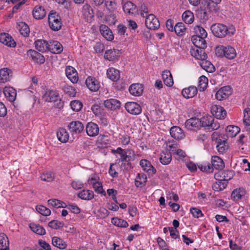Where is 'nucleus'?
I'll return each mask as SVG.
<instances>
[{"label":"nucleus","mask_w":250,"mask_h":250,"mask_svg":"<svg viewBox=\"0 0 250 250\" xmlns=\"http://www.w3.org/2000/svg\"><path fill=\"white\" fill-rule=\"evenodd\" d=\"M211 166L208 163H205L203 165L198 166L199 168L203 172L211 173L213 172V168L221 170L225 167L223 160L217 156L211 157Z\"/></svg>","instance_id":"f257e3e1"},{"label":"nucleus","mask_w":250,"mask_h":250,"mask_svg":"<svg viewBox=\"0 0 250 250\" xmlns=\"http://www.w3.org/2000/svg\"><path fill=\"white\" fill-rule=\"evenodd\" d=\"M213 34L218 38H223L227 35L231 36L234 33V30L228 29L225 25L221 23H215L210 27Z\"/></svg>","instance_id":"f03ea898"},{"label":"nucleus","mask_w":250,"mask_h":250,"mask_svg":"<svg viewBox=\"0 0 250 250\" xmlns=\"http://www.w3.org/2000/svg\"><path fill=\"white\" fill-rule=\"evenodd\" d=\"M216 11L215 5L206 1L204 5L196 11V15L199 18L205 21L208 19L211 13Z\"/></svg>","instance_id":"7ed1b4c3"},{"label":"nucleus","mask_w":250,"mask_h":250,"mask_svg":"<svg viewBox=\"0 0 250 250\" xmlns=\"http://www.w3.org/2000/svg\"><path fill=\"white\" fill-rule=\"evenodd\" d=\"M215 53L219 57L224 56L229 60L233 59L236 56L235 49L230 46H218L216 48Z\"/></svg>","instance_id":"20e7f679"},{"label":"nucleus","mask_w":250,"mask_h":250,"mask_svg":"<svg viewBox=\"0 0 250 250\" xmlns=\"http://www.w3.org/2000/svg\"><path fill=\"white\" fill-rule=\"evenodd\" d=\"M48 22L50 28L54 31H58L62 25L60 16L56 12L52 11L48 15Z\"/></svg>","instance_id":"39448f33"},{"label":"nucleus","mask_w":250,"mask_h":250,"mask_svg":"<svg viewBox=\"0 0 250 250\" xmlns=\"http://www.w3.org/2000/svg\"><path fill=\"white\" fill-rule=\"evenodd\" d=\"M67 127L72 135L81 133L84 130L83 125L79 121H72L68 124Z\"/></svg>","instance_id":"423d86ee"},{"label":"nucleus","mask_w":250,"mask_h":250,"mask_svg":"<svg viewBox=\"0 0 250 250\" xmlns=\"http://www.w3.org/2000/svg\"><path fill=\"white\" fill-rule=\"evenodd\" d=\"M234 175V172L232 170L221 171L214 174V178L218 181H227L232 179Z\"/></svg>","instance_id":"0eeeda50"},{"label":"nucleus","mask_w":250,"mask_h":250,"mask_svg":"<svg viewBox=\"0 0 250 250\" xmlns=\"http://www.w3.org/2000/svg\"><path fill=\"white\" fill-rule=\"evenodd\" d=\"M145 24L147 28L151 30L157 29L160 27L159 21L153 14H149L146 17Z\"/></svg>","instance_id":"6e6552de"},{"label":"nucleus","mask_w":250,"mask_h":250,"mask_svg":"<svg viewBox=\"0 0 250 250\" xmlns=\"http://www.w3.org/2000/svg\"><path fill=\"white\" fill-rule=\"evenodd\" d=\"M27 56L35 63L43 64L45 62L44 57L38 52L30 49L27 52Z\"/></svg>","instance_id":"1a4fd4ad"},{"label":"nucleus","mask_w":250,"mask_h":250,"mask_svg":"<svg viewBox=\"0 0 250 250\" xmlns=\"http://www.w3.org/2000/svg\"><path fill=\"white\" fill-rule=\"evenodd\" d=\"M212 115L218 119H224L227 115L225 109L218 105H213L211 107Z\"/></svg>","instance_id":"9d476101"},{"label":"nucleus","mask_w":250,"mask_h":250,"mask_svg":"<svg viewBox=\"0 0 250 250\" xmlns=\"http://www.w3.org/2000/svg\"><path fill=\"white\" fill-rule=\"evenodd\" d=\"M126 111L133 115H138L141 113L142 108L140 105L135 102H127L125 104Z\"/></svg>","instance_id":"9b49d317"},{"label":"nucleus","mask_w":250,"mask_h":250,"mask_svg":"<svg viewBox=\"0 0 250 250\" xmlns=\"http://www.w3.org/2000/svg\"><path fill=\"white\" fill-rule=\"evenodd\" d=\"M59 96V93L56 90L47 89L42 98L45 102H52L57 101Z\"/></svg>","instance_id":"f8f14e48"},{"label":"nucleus","mask_w":250,"mask_h":250,"mask_svg":"<svg viewBox=\"0 0 250 250\" xmlns=\"http://www.w3.org/2000/svg\"><path fill=\"white\" fill-rule=\"evenodd\" d=\"M231 94V88L226 86L221 88L215 94V98L218 100H223L226 99Z\"/></svg>","instance_id":"ddd939ff"},{"label":"nucleus","mask_w":250,"mask_h":250,"mask_svg":"<svg viewBox=\"0 0 250 250\" xmlns=\"http://www.w3.org/2000/svg\"><path fill=\"white\" fill-rule=\"evenodd\" d=\"M48 50L54 54H60L63 50L62 45L57 41L48 42Z\"/></svg>","instance_id":"4468645a"},{"label":"nucleus","mask_w":250,"mask_h":250,"mask_svg":"<svg viewBox=\"0 0 250 250\" xmlns=\"http://www.w3.org/2000/svg\"><path fill=\"white\" fill-rule=\"evenodd\" d=\"M121 53L120 51L118 49H109L105 51L104 57L109 61L117 60L120 56Z\"/></svg>","instance_id":"2eb2a0df"},{"label":"nucleus","mask_w":250,"mask_h":250,"mask_svg":"<svg viewBox=\"0 0 250 250\" xmlns=\"http://www.w3.org/2000/svg\"><path fill=\"white\" fill-rule=\"evenodd\" d=\"M0 42L10 47H15L16 42L12 38L8 33H2L0 34Z\"/></svg>","instance_id":"dca6fc26"},{"label":"nucleus","mask_w":250,"mask_h":250,"mask_svg":"<svg viewBox=\"0 0 250 250\" xmlns=\"http://www.w3.org/2000/svg\"><path fill=\"white\" fill-rule=\"evenodd\" d=\"M65 74L67 77L73 83H77L78 81V73L75 68L68 66L66 67Z\"/></svg>","instance_id":"f3484780"},{"label":"nucleus","mask_w":250,"mask_h":250,"mask_svg":"<svg viewBox=\"0 0 250 250\" xmlns=\"http://www.w3.org/2000/svg\"><path fill=\"white\" fill-rule=\"evenodd\" d=\"M85 129L87 134L91 137L97 135L99 131L98 125L93 122L88 123L86 126Z\"/></svg>","instance_id":"a211bd4d"},{"label":"nucleus","mask_w":250,"mask_h":250,"mask_svg":"<svg viewBox=\"0 0 250 250\" xmlns=\"http://www.w3.org/2000/svg\"><path fill=\"white\" fill-rule=\"evenodd\" d=\"M104 105L109 109L114 110L120 108L121 103L117 99H110L104 101Z\"/></svg>","instance_id":"6ab92c4d"},{"label":"nucleus","mask_w":250,"mask_h":250,"mask_svg":"<svg viewBox=\"0 0 250 250\" xmlns=\"http://www.w3.org/2000/svg\"><path fill=\"white\" fill-rule=\"evenodd\" d=\"M46 11L44 7L41 5L36 6L32 11V14L36 19L41 20L44 18L46 16Z\"/></svg>","instance_id":"aec40b11"},{"label":"nucleus","mask_w":250,"mask_h":250,"mask_svg":"<svg viewBox=\"0 0 250 250\" xmlns=\"http://www.w3.org/2000/svg\"><path fill=\"white\" fill-rule=\"evenodd\" d=\"M100 31L101 35L107 41H111L114 39L111 30L105 25L102 24L100 26Z\"/></svg>","instance_id":"412c9836"},{"label":"nucleus","mask_w":250,"mask_h":250,"mask_svg":"<svg viewBox=\"0 0 250 250\" xmlns=\"http://www.w3.org/2000/svg\"><path fill=\"white\" fill-rule=\"evenodd\" d=\"M140 165L144 171L147 172L149 174H154L156 170L151 164L150 162L146 160H142L140 162Z\"/></svg>","instance_id":"4be33fe9"},{"label":"nucleus","mask_w":250,"mask_h":250,"mask_svg":"<svg viewBox=\"0 0 250 250\" xmlns=\"http://www.w3.org/2000/svg\"><path fill=\"white\" fill-rule=\"evenodd\" d=\"M170 134L172 137L177 140H180L185 137L183 130L178 126H173L170 129Z\"/></svg>","instance_id":"5701e85b"},{"label":"nucleus","mask_w":250,"mask_h":250,"mask_svg":"<svg viewBox=\"0 0 250 250\" xmlns=\"http://www.w3.org/2000/svg\"><path fill=\"white\" fill-rule=\"evenodd\" d=\"M205 38L201 37L199 36H193L191 41L193 44L198 48L205 49L207 47V43L205 40Z\"/></svg>","instance_id":"b1692460"},{"label":"nucleus","mask_w":250,"mask_h":250,"mask_svg":"<svg viewBox=\"0 0 250 250\" xmlns=\"http://www.w3.org/2000/svg\"><path fill=\"white\" fill-rule=\"evenodd\" d=\"M85 83L87 87L92 91H96L100 87L98 82L95 78L92 77H88L86 79Z\"/></svg>","instance_id":"393cba45"},{"label":"nucleus","mask_w":250,"mask_h":250,"mask_svg":"<svg viewBox=\"0 0 250 250\" xmlns=\"http://www.w3.org/2000/svg\"><path fill=\"white\" fill-rule=\"evenodd\" d=\"M197 89L194 86H190L183 89L182 91V95L187 99L191 98L196 95Z\"/></svg>","instance_id":"a878e982"},{"label":"nucleus","mask_w":250,"mask_h":250,"mask_svg":"<svg viewBox=\"0 0 250 250\" xmlns=\"http://www.w3.org/2000/svg\"><path fill=\"white\" fill-rule=\"evenodd\" d=\"M4 94L7 99L11 102H13L16 97L17 91L11 87H5L3 90Z\"/></svg>","instance_id":"bb28decb"},{"label":"nucleus","mask_w":250,"mask_h":250,"mask_svg":"<svg viewBox=\"0 0 250 250\" xmlns=\"http://www.w3.org/2000/svg\"><path fill=\"white\" fill-rule=\"evenodd\" d=\"M130 93L135 96L141 95L143 91V86L139 83H134L131 84L129 88Z\"/></svg>","instance_id":"cd10ccee"},{"label":"nucleus","mask_w":250,"mask_h":250,"mask_svg":"<svg viewBox=\"0 0 250 250\" xmlns=\"http://www.w3.org/2000/svg\"><path fill=\"white\" fill-rule=\"evenodd\" d=\"M185 125L188 129L194 130L199 127L200 122L198 118L194 117L187 120Z\"/></svg>","instance_id":"c85d7f7f"},{"label":"nucleus","mask_w":250,"mask_h":250,"mask_svg":"<svg viewBox=\"0 0 250 250\" xmlns=\"http://www.w3.org/2000/svg\"><path fill=\"white\" fill-rule=\"evenodd\" d=\"M83 15L84 18L88 21L94 17V12L91 6L88 4H85L83 7Z\"/></svg>","instance_id":"c756f323"},{"label":"nucleus","mask_w":250,"mask_h":250,"mask_svg":"<svg viewBox=\"0 0 250 250\" xmlns=\"http://www.w3.org/2000/svg\"><path fill=\"white\" fill-rule=\"evenodd\" d=\"M11 71L7 68H4L0 70V83H5L9 81L11 75H10Z\"/></svg>","instance_id":"7c9ffc66"},{"label":"nucleus","mask_w":250,"mask_h":250,"mask_svg":"<svg viewBox=\"0 0 250 250\" xmlns=\"http://www.w3.org/2000/svg\"><path fill=\"white\" fill-rule=\"evenodd\" d=\"M106 75L109 79L115 82L118 81L120 77L119 71L114 68L108 69Z\"/></svg>","instance_id":"2f4dec72"},{"label":"nucleus","mask_w":250,"mask_h":250,"mask_svg":"<svg viewBox=\"0 0 250 250\" xmlns=\"http://www.w3.org/2000/svg\"><path fill=\"white\" fill-rule=\"evenodd\" d=\"M58 140L62 143H66L69 139V134L66 130L63 128H60L57 132Z\"/></svg>","instance_id":"473e14b6"},{"label":"nucleus","mask_w":250,"mask_h":250,"mask_svg":"<svg viewBox=\"0 0 250 250\" xmlns=\"http://www.w3.org/2000/svg\"><path fill=\"white\" fill-rule=\"evenodd\" d=\"M205 49L198 48L196 50L193 49L191 51V54L192 56L198 60H205L207 58V54L204 50Z\"/></svg>","instance_id":"72a5a7b5"},{"label":"nucleus","mask_w":250,"mask_h":250,"mask_svg":"<svg viewBox=\"0 0 250 250\" xmlns=\"http://www.w3.org/2000/svg\"><path fill=\"white\" fill-rule=\"evenodd\" d=\"M94 196V192L92 190L88 189H83L78 194V196L84 200H90L93 198Z\"/></svg>","instance_id":"f704fd0d"},{"label":"nucleus","mask_w":250,"mask_h":250,"mask_svg":"<svg viewBox=\"0 0 250 250\" xmlns=\"http://www.w3.org/2000/svg\"><path fill=\"white\" fill-rule=\"evenodd\" d=\"M240 131V129L237 126L233 125H228L226 128L227 137L232 138L235 136Z\"/></svg>","instance_id":"c9c22d12"},{"label":"nucleus","mask_w":250,"mask_h":250,"mask_svg":"<svg viewBox=\"0 0 250 250\" xmlns=\"http://www.w3.org/2000/svg\"><path fill=\"white\" fill-rule=\"evenodd\" d=\"M162 77L164 83L167 86L170 87L173 84L172 76L169 71L166 70L163 72Z\"/></svg>","instance_id":"e433bc0d"},{"label":"nucleus","mask_w":250,"mask_h":250,"mask_svg":"<svg viewBox=\"0 0 250 250\" xmlns=\"http://www.w3.org/2000/svg\"><path fill=\"white\" fill-rule=\"evenodd\" d=\"M125 12L129 14H134L137 11V8L135 5L130 1L125 2L123 7Z\"/></svg>","instance_id":"4c0bfd02"},{"label":"nucleus","mask_w":250,"mask_h":250,"mask_svg":"<svg viewBox=\"0 0 250 250\" xmlns=\"http://www.w3.org/2000/svg\"><path fill=\"white\" fill-rule=\"evenodd\" d=\"M48 42L43 40H38L35 42L36 48L40 52L48 50Z\"/></svg>","instance_id":"58836bf2"},{"label":"nucleus","mask_w":250,"mask_h":250,"mask_svg":"<svg viewBox=\"0 0 250 250\" xmlns=\"http://www.w3.org/2000/svg\"><path fill=\"white\" fill-rule=\"evenodd\" d=\"M211 137L213 140H215L217 144H223L227 142L228 137L225 134H220L217 132H214Z\"/></svg>","instance_id":"ea45409f"},{"label":"nucleus","mask_w":250,"mask_h":250,"mask_svg":"<svg viewBox=\"0 0 250 250\" xmlns=\"http://www.w3.org/2000/svg\"><path fill=\"white\" fill-rule=\"evenodd\" d=\"M245 191L243 189L236 188L234 189L231 195V199L234 201H238L245 195Z\"/></svg>","instance_id":"a19ab883"},{"label":"nucleus","mask_w":250,"mask_h":250,"mask_svg":"<svg viewBox=\"0 0 250 250\" xmlns=\"http://www.w3.org/2000/svg\"><path fill=\"white\" fill-rule=\"evenodd\" d=\"M0 245L2 247L0 250H9L8 238L3 233L0 234Z\"/></svg>","instance_id":"79ce46f5"},{"label":"nucleus","mask_w":250,"mask_h":250,"mask_svg":"<svg viewBox=\"0 0 250 250\" xmlns=\"http://www.w3.org/2000/svg\"><path fill=\"white\" fill-rule=\"evenodd\" d=\"M201 66L207 72L212 73L215 71V67L213 64L209 61L205 60H202L200 62Z\"/></svg>","instance_id":"37998d69"},{"label":"nucleus","mask_w":250,"mask_h":250,"mask_svg":"<svg viewBox=\"0 0 250 250\" xmlns=\"http://www.w3.org/2000/svg\"><path fill=\"white\" fill-rule=\"evenodd\" d=\"M30 228L35 233L43 235L45 234V230L42 226L40 225L36 224L34 223H31L30 224Z\"/></svg>","instance_id":"c03bdc74"},{"label":"nucleus","mask_w":250,"mask_h":250,"mask_svg":"<svg viewBox=\"0 0 250 250\" xmlns=\"http://www.w3.org/2000/svg\"><path fill=\"white\" fill-rule=\"evenodd\" d=\"M52 245L60 249H64L66 248L67 245L64 241L58 237H53L52 241Z\"/></svg>","instance_id":"a18cd8bd"},{"label":"nucleus","mask_w":250,"mask_h":250,"mask_svg":"<svg viewBox=\"0 0 250 250\" xmlns=\"http://www.w3.org/2000/svg\"><path fill=\"white\" fill-rule=\"evenodd\" d=\"M147 181L146 176L144 174H138L135 180V184L137 187L145 186Z\"/></svg>","instance_id":"49530a36"},{"label":"nucleus","mask_w":250,"mask_h":250,"mask_svg":"<svg viewBox=\"0 0 250 250\" xmlns=\"http://www.w3.org/2000/svg\"><path fill=\"white\" fill-rule=\"evenodd\" d=\"M182 18L185 23L190 24L192 23L194 20V15L190 11H186L182 15Z\"/></svg>","instance_id":"de8ad7c7"},{"label":"nucleus","mask_w":250,"mask_h":250,"mask_svg":"<svg viewBox=\"0 0 250 250\" xmlns=\"http://www.w3.org/2000/svg\"><path fill=\"white\" fill-rule=\"evenodd\" d=\"M172 156L170 153L167 151L166 152H163L159 158L160 161L163 165H168L171 161Z\"/></svg>","instance_id":"09e8293b"},{"label":"nucleus","mask_w":250,"mask_h":250,"mask_svg":"<svg viewBox=\"0 0 250 250\" xmlns=\"http://www.w3.org/2000/svg\"><path fill=\"white\" fill-rule=\"evenodd\" d=\"M48 205L56 208H65L66 207L65 203L62 201H60L56 199H51L48 200Z\"/></svg>","instance_id":"8fccbe9b"},{"label":"nucleus","mask_w":250,"mask_h":250,"mask_svg":"<svg viewBox=\"0 0 250 250\" xmlns=\"http://www.w3.org/2000/svg\"><path fill=\"white\" fill-rule=\"evenodd\" d=\"M213 120L214 118L213 117L209 115H206L202 117L200 120V125L202 126L208 127V128L210 124Z\"/></svg>","instance_id":"3c124183"},{"label":"nucleus","mask_w":250,"mask_h":250,"mask_svg":"<svg viewBox=\"0 0 250 250\" xmlns=\"http://www.w3.org/2000/svg\"><path fill=\"white\" fill-rule=\"evenodd\" d=\"M112 151L114 153H118L120 155V159L119 161H121L123 162H128L129 161V159L128 160H127L128 158L127 152L124 149H123L121 147H118L116 150H113Z\"/></svg>","instance_id":"603ef678"},{"label":"nucleus","mask_w":250,"mask_h":250,"mask_svg":"<svg viewBox=\"0 0 250 250\" xmlns=\"http://www.w3.org/2000/svg\"><path fill=\"white\" fill-rule=\"evenodd\" d=\"M186 28L183 22H178L174 27V31L178 36H182L186 32Z\"/></svg>","instance_id":"864d4df0"},{"label":"nucleus","mask_w":250,"mask_h":250,"mask_svg":"<svg viewBox=\"0 0 250 250\" xmlns=\"http://www.w3.org/2000/svg\"><path fill=\"white\" fill-rule=\"evenodd\" d=\"M111 222L113 225L120 227L126 228L128 226V224L126 221L118 217L113 218Z\"/></svg>","instance_id":"5fc2aeb1"},{"label":"nucleus","mask_w":250,"mask_h":250,"mask_svg":"<svg viewBox=\"0 0 250 250\" xmlns=\"http://www.w3.org/2000/svg\"><path fill=\"white\" fill-rule=\"evenodd\" d=\"M18 29L21 34L24 37L27 36L29 33V28L25 22H20L18 25Z\"/></svg>","instance_id":"6e6d98bb"},{"label":"nucleus","mask_w":250,"mask_h":250,"mask_svg":"<svg viewBox=\"0 0 250 250\" xmlns=\"http://www.w3.org/2000/svg\"><path fill=\"white\" fill-rule=\"evenodd\" d=\"M208 84V78L204 75L201 76L199 79L198 86L200 91H204L205 89L207 88Z\"/></svg>","instance_id":"4d7b16f0"},{"label":"nucleus","mask_w":250,"mask_h":250,"mask_svg":"<svg viewBox=\"0 0 250 250\" xmlns=\"http://www.w3.org/2000/svg\"><path fill=\"white\" fill-rule=\"evenodd\" d=\"M94 214L96 216L100 218H105L108 215V211L104 208L101 207L97 210L94 211Z\"/></svg>","instance_id":"13d9d810"},{"label":"nucleus","mask_w":250,"mask_h":250,"mask_svg":"<svg viewBox=\"0 0 250 250\" xmlns=\"http://www.w3.org/2000/svg\"><path fill=\"white\" fill-rule=\"evenodd\" d=\"M36 208L38 212L43 216H47L51 213V210L49 208L42 205L37 206Z\"/></svg>","instance_id":"bf43d9fd"},{"label":"nucleus","mask_w":250,"mask_h":250,"mask_svg":"<svg viewBox=\"0 0 250 250\" xmlns=\"http://www.w3.org/2000/svg\"><path fill=\"white\" fill-rule=\"evenodd\" d=\"M194 29L196 34V35L205 38L207 37L208 34L206 31L202 26L196 25L195 26Z\"/></svg>","instance_id":"052dcab7"},{"label":"nucleus","mask_w":250,"mask_h":250,"mask_svg":"<svg viewBox=\"0 0 250 250\" xmlns=\"http://www.w3.org/2000/svg\"><path fill=\"white\" fill-rule=\"evenodd\" d=\"M64 225V223L63 222H61L58 220H52L51 221L48 223V226L55 229H59L62 228Z\"/></svg>","instance_id":"680f3d73"},{"label":"nucleus","mask_w":250,"mask_h":250,"mask_svg":"<svg viewBox=\"0 0 250 250\" xmlns=\"http://www.w3.org/2000/svg\"><path fill=\"white\" fill-rule=\"evenodd\" d=\"M42 180L46 182H52L54 179V175L51 172H46L42 173L41 176Z\"/></svg>","instance_id":"e2e57ef3"},{"label":"nucleus","mask_w":250,"mask_h":250,"mask_svg":"<svg viewBox=\"0 0 250 250\" xmlns=\"http://www.w3.org/2000/svg\"><path fill=\"white\" fill-rule=\"evenodd\" d=\"M63 90L65 93L69 96L74 97L75 95V89L71 86L64 85L63 87Z\"/></svg>","instance_id":"0e129e2a"},{"label":"nucleus","mask_w":250,"mask_h":250,"mask_svg":"<svg viewBox=\"0 0 250 250\" xmlns=\"http://www.w3.org/2000/svg\"><path fill=\"white\" fill-rule=\"evenodd\" d=\"M71 106L73 110L75 111H80L83 106V104L81 102L78 100H74L71 102Z\"/></svg>","instance_id":"69168bd1"},{"label":"nucleus","mask_w":250,"mask_h":250,"mask_svg":"<svg viewBox=\"0 0 250 250\" xmlns=\"http://www.w3.org/2000/svg\"><path fill=\"white\" fill-rule=\"evenodd\" d=\"M244 123L246 125H250V108H246L244 110Z\"/></svg>","instance_id":"338daca9"},{"label":"nucleus","mask_w":250,"mask_h":250,"mask_svg":"<svg viewBox=\"0 0 250 250\" xmlns=\"http://www.w3.org/2000/svg\"><path fill=\"white\" fill-rule=\"evenodd\" d=\"M216 147L219 153L223 154L228 149L229 146L228 142H227L223 144L219 143V144L217 145Z\"/></svg>","instance_id":"774afa93"}]
</instances>
